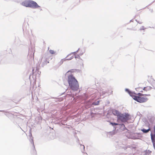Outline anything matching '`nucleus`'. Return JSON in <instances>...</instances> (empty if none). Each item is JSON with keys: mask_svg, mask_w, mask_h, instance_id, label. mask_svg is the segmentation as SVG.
I'll return each mask as SVG.
<instances>
[{"mask_svg": "<svg viewBox=\"0 0 155 155\" xmlns=\"http://www.w3.org/2000/svg\"><path fill=\"white\" fill-rule=\"evenodd\" d=\"M134 134L136 135H135V136L133 137L134 138V139H138V137H142V136L141 135V133H135Z\"/></svg>", "mask_w": 155, "mask_h": 155, "instance_id": "9", "label": "nucleus"}, {"mask_svg": "<svg viewBox=\"0 0 155 155\" xmlns=\"http://www.w3.org/2000/svg\"><path fill=\"white\" fill-rule=\"evenodd\" d=\"M64 61V58L61 59L59 63V64L60 65H61V64H62L63 63Z\"/></svg>", "mask_w": 155, "mask_h": 155, "instance_id": "22", "label": "nucleus"}, {"mask_svg": "<svg viewBox=\"0 0 155 155\" xmlns=\"http://www.w3.org/2000/svg\"><path fill=\"white\" fill-rule=\"evenodd\" d=\"M38 72V73L39 75V74L41 73V72H39V71H38V72Z\"/></svg>", "mask_w": 155, "mask_h": 155, "instance_id": "42", "label": "nucleus"}, {"mask_svg": "<svg viewBox=\"0 0 155 155\" xmlns=\"http://www.w3.org/2000/svg\"><path fill=\"white\" fill-rule=\"evenodd\" d=\"M38 72V73L39 75V74L41 73V72H39V71H38V72Z\"/></svg>", "mask_w": 155, "mask_h": 155, "instance_id": "43", "label": "nucleus"}, {"mask_svg": "<svg viewBox=\"0 0 155 155\" xmlns=\"http://www.w3.org/2000/svg\"><path fill=\"white\" fill-rule=\"evenodd\" d=\"M75 53H75V51L71 52V53H70V54H68V55H67V56L66 57V58L68 57L69 56L71 55L72 54H74Z\"/></svg>", "mask_w": 155, "mask_h": 155, "instance_id": "24", "label": "nucleus"}, {"mask_svg": "<svg viewBox=\"0 0 155 155\" xmlns=\"http://www.w3.org/2000/svg\"><path fill=\"white\" fill-rule=\"evenodd\" d=\"M49 53L51 54H54L56 52L52 50H50L49 51Z\"/></svg>", "mask_w": 155, "mask_h": 155, "instance_id": "19", "label": "nucleus"}, {"mask_svg": "<svg viewBox=\"0 0 155 155\" xmlns=\"http://www.w3.org/2000/svg\"><path fill=\"white\" fill-rule=\"evenodd\" d=\"M155 1V0L153 2H151L150 4H149V5H148V6L151 5V4H152Z\"/></svg>", "mask_w": 155, "mask_h": 155, "instance_id": "32", "label": "nucleus"}, {"mask_svg": "<svg viewBox=\"0 0 155 155\" xmlns=\"http://www.w3.org/2000/svg\"><path fill=\"white\" fill-rule=\"evenodd\" d=\"M145 96H150V94H145Z\"/></svg>", "mask_w": 155, "mask_h": 155, "instance_id": "35", "label": "nucleus"}, {"mask_svg": "<svg viewBox=\"0 0 155 155\" xmlns=\"http://www.w3.org/2000/svg\"><path fill=\"white\" fill-rule=\"evenodd\" d=\"M131 92L130 93V94L131 95H137V94L135 92V91H131Z\"/></svg>", "mask_w": 155, "mask_h": 155, "instance_id": "25", "label": "nucleus"}, {"mask_svg": "<svg viewBox=\"0 0 155 155\" xmlns=\"http://www.w3.org/2000/svg\"><path fill=\"white\" fill-rule=\"evenodd\" d=\"M141 93L139 92V93H137L136 95H138L139 97H140L141 96Z\"/></svg>", "mask_w": 155, "mask_h": 155, "instance_id": "30", "label": "nucleus"}, {"mask_svg": "<svg viewBox=\"0 0 155 155\" xmlns=\"http://www.w3.org/2000/svg\"><path fill=\"white\" fill-rule=\"evenodd\" d=\"M149 121H150V122L151 123H152L153 121H152V120H151L150 119L149 120Z\"/></svg>", "mask_w": 155, "mask_h": 155, "instance_id": "41", "label": "nucleus"}, {"mask_svg": "<svg viewBox=\"0 0 155 155\" xmlns=\"http://www.w3.org/2000/svg\"><path fill=\"white\" fill-rule=\"evenodd\" d=\"M82 65L83 67H84V64L83 63L82 64Z\"/></svg>", "mask_w": 155, "mask_h": 155, "instance_id": "50", "label": "nucleus"}, {"mask_svg": "<svg viewBox=\"0 0 155 155\" xmlns=\"http://www.w3.org/2000/svg\"><path fill=\"white\" fill-rule=\"evenodd\" d=\"M38 72V73L39 75V74L41 73V72H39V71H38V72Z\"/></svg>", "mask_w": 155, "mask_h": 155, "instance_id": "44", "label": "nucleus"}, {"mask_svg": "<svg viewBox=\"0 0 155 155\" xmlns=\"http://www.w3.org/2000/svg\"><path fill=\"white\" fill-rule=\"evenodd\" d=\"M148 98L146 97H141L139 96L138 97L137 102L140 103L145 102L147 101Z\"/></svg>", "mask_w": 155, "mask_h": 155, "instance_id": "6", "label": "nucleus"}, {"mask_svg": "<svg viewBox=\"0 0 155 155\" xmlns=\"http://www.w3.org/2000/svg\"><path fill=\"white\" fill-rule=\"evenodd\" d=\"M140 92L143 93V91L141 90V91H140Z\"/></svg>", "mask_w": 155, "mask_h": 155, "instance_id": "47", "label": "nucleus"}, {"mask_svg": "<svg viewBox=\"0 0 155 155\" xmlns=\"http://www.w3.org/2000/svg\"><path fill=\"white\" fill-rule=\"evenodd\" d=\"M49 63V62L48 61H47V60L45 59V60L43 62L42 64H41V66L43 67L44 65H46L47 63Z\"/></svg>", "mask_w": 155, "mask_h": 155, "instance_id": "14", "label": "nucleus"}, {"mask_svg": "<svg viewBox=\"0 0 155 155\" xmlns=\"http://www.w3.org/2000/svg\"><path fill=\"white\" fill-rule=\"evenodd\" d=\"M114 129V130L113 131L109 132V134L111 135H114L116 133L114 130L117 131L119 130L122 131L127 130L124 124L123 123H117V124L115 125Z\"/></svg>", "mask_w": 155, "mask_h": 155, "instance_id": "4", "label": "nucleus"}, {"mask_svg": "<svg viewBox=\"0 0 155 155\" xmlns=\"http://www.w3.org/2000/svg\"><path fill=\"white\" fill-rule=\"evenodd\" d=\"M125 91L127 93L129 94V95H130V93L131 92V91L129 89L127 88H125Z\"/></svg>", "mask_w": 155, "mask_h": 155, "instance_id": "16", "label": "nucleus"}, {"mask_svg": "<svg viewBox=\"0 0 155 155\" xmlns=\"http://www.w3.org/2000/svg\"><path fill=\"white\" fill-rule=\"evenodd\" d=\"M153 131L154 134H152V133H151L150 136L151 137V140L152 143L153 145L154 143H155V125L153 127Z\"/></svg>", "mask_w": 155, "mask_h": 155, "instance_id": "7", "label": "nucleus"}, {"mask_svg": "<svg viewBox=\"0 0 155 155\" xmlns=\"http://www.w3.org/2000/svg\"><path fill=\"white\" fill-rule=\"evenodd\" d=\"M0 112H5L4 110H0Z\"/></svg>", "mask_w": 155, "mask_h": 155, "instance_id": "39", "label": "nucleus"}, {"mask_svg": "<svg viewBox=\"0 0 155 155\" xmlns=\"http://www.w3.org/2000/svg\"><path fill=\"white\" fill-rule=\"evenodd\" d=\"M150 12H153V10L152 9H150Z\"/></svg>", "mask_w": 155, "mask_h": 155, "instance_id": "38", "label": "nucleus"}, {"mask_svg": "<svg viewBox=\"0 0 155 155\" xmlns=\"http://www.w3.org/2000/svg\"><path fill=\"white\" fill-rule=\"evenodd\" d=\"M73 69H71V70H69V71H68L65 74V75H66L68 73V72H71V71H73Z\"/></svg>", "mask_w": 155, "mask_h": 155, "instance_id": "26", "label": "nucleus"}, {"mask_svg": "<svg viewBox=\"0 0 155 155\" xmlns=\"http://www.w3.org/2000/svg\"><path fill=\"white\" fill-rule=\"evenodd\" d=\"M79 49H80V48H79L77 51H75V53L78 52V51L79 50Z\"/></svg>", "mask_w": 155, "mask_h": 155, "instance_id": "37", "label": "nucleus"}, {"mask_svg": "<svg viewBox=\"0 0 155 155\" xmlns=\"http://www.w3.org/2000/svg\"><path fill=\"white\" fill-rule=\"evenodd\" d=\"M29 141L31 142V143L32 144L33 147V153H34V155H36V151L35 149V145L34 143V141L33 140V137L32 136L31 133H29Z\"/></svg>", "mask_w": 155, "mask_h": 155, "instance_id": "5", "label": "nucleus"}, {"mask_svg": "<svg viewBox=\"0 0 155 155\" xmlns=\"http://www.w3.org/2000/svg\"><path fill=\"white\" fill-rule=\"evenodd\" d=\"M149 153H151V151H149Z\"/></svg>", "mask_w": 155, "mask_h": 155, "instance_id": "45", "label": "nucleus"}, {"mask_svg": "<svg viewBox=\"0 0 155 155\" xmlns=\"http://www.w3.org/2000/svg\"><path fill=\"white\" fill-rule=\"evenodd\" d=\"M52 98H53V99H58V100L57 101H60L59 100V99H58L57 97H52Z\"/></svg>", "mask_w": 155, "mask_h": 155, "instance_id": "29", "label": "nucleus"}, {"mask_svg": "<svg viewBox=\"0 0 155 155\" xmlns=\"http://www.w3.org/2000/svg\"><path fill=\"white\" fill-rule=\"evenodd\" d=\"M140 88H141V87H137V88H135V89L137 91H140V90H139V89Z\"/></svg>", "mask_w": 155, "mask_h": 155, "instance_id": "27", "label": "nucleus"}, {"mask_svg": "<svg viewBox=\"0 0 155 155\" xmlns=\"http://www.w3.org/2000/svg\"><path fill=\"white\" fill-rule=\"evenodd\" d=\"M146 28H145L144 27V26H141V27L140 28V31H141L142 30H145V29H146Z\"/></svg>", "mask_w": 155, "mask_h": 155, "instance_id": "23", "label": "nucleus"}, {"mask_svg": "<svg viewBox=\"0 0 155 155\" xmlns=\"http://www.w3.org/2000/svg\"><path fill=\"white\" fill-rule=\"evenodd\" d=\"M16 64H17L21 65L23 64V62L21 60L18 59L16 60Z\"/></svg>", "mask_w": 155, "mask_h": 155, "instance_id": "11", "label": "nucleus"}, {"mask_svg": "<svg viewBox=\"0 0 155 155\" xmlns=\"http://www.w3.org/2000/svg\"><path fill=\"white\" fill-rule=\"evenodd\" d=\"M131 117L130 114L124 113H120L117 117V121H120L122 123L126 122L127 120L131 119Z\"/></svg>", "mask_w": 155, "mask_h": 155, "instance_id": "3", "label": "nucleus"}, {"mask_svg": "<svg viewBox=\"0 0 155 155\" xmlns=\"http://www.w3.org/2000/svg\"><path fill=\"white\" fill-rule=\"evenodd\" d=\"M100 102V100L97 101H94L92 103V104L94 106L98 105L99 104Z\"/></svg>", "mask_w": 155, "mask_h": 155, "instance_id": "15", "label": "nucleus"}, {"mask_svg": "<svg viewBox=\"0 0 155 155\" xmlns=\"http://www.w3.org/2000/svg\"><path fill=\"white\" fill-rule=\"evenodd\" d=\"M155 82L153 83V84L152 85V86L153 87V86H155Z\"/></svg>", "mask_w": 155, "mask_h": 155, "instance_id": "40", "label": "nucleus"}, {"mask_svg": "<svg viewBox=\"0 0 155 155\" xmlns=\"http://www.w3.org/2000/svg\"><path fill=\"white\" fill-rule=\"evenodd\" d=\"M152 88V87L150 86H147L146 87H144L143 89V90L144 91H147L150 90Z\"/></svg>", "mask_w": 155, "mask_h": 155, "instance_id": "10", "label": "nucleus"}, {"mask_svg": "<svg viewBox=\"0 0 155 155\" xmlns=\"http://www.w3.org/2000/svg\"><path fill=\"white\" fill-rule=\"evenodd\" d=\"M150 129L149 128L148 129H146L145 128L142 129L141 130V131L144 133L147 134L148 132L150 130Z\"/></svg>", "mask_w": 155, "mask_h": 155, "instance_id": "13", "label": "nucleus"}, {"mask_svg": "<svg viewBox=\"0 0 155 155\" xmlns=\"http://www.w3.org/2000/svg\"><path fill=\"white\" fill-rule=\"evenodd\" d=\"M67 81L70 88L74 91H77L79 89V86L78 81L72 74L69 75Z\"/></svg>", "mask_w": 155, "mask_h": 155, "instance_id": "1", "label": "nucleus"}, {"mask_svg": "<svg viewBox=\"0 0 155 155\" xmlns=\"http://www.w3.org/2000/svg\"><path fill=\"white\" fill-rule=\"evenodd\" d=\"M135 21H136L137 22V21H138L137 20V19H135Z\"/></svg>", "mask_w": 155, "mask_h": 155, "instance_id": "49", "label": "nucleus"}, {"mask_svg": "<svg viewBox=\"0 0 155 155\" xmlns=\"http://www.w3.org/2000/svg\"><path fill=\"white\" fill-rule=\"evenodd\" d=\"M132 21H133L132 19L130 21V22H132Z\"/></svg>", "mask_w": 155, "mask_h": 155, "instance_id": "48", "label": "nucleus"}, {"mask_svg": "<svg viewBox=\"0 0 155 155\" xmlns=\"http://www.w3.org/2000/svg\"><path fill=\"white\" fill-rule=\"evenodd\" d=\"M79 140L78 138H77V143H78L81 146H83V148H84V145H83L81 144V143H79Z\"/></svg>", "mask_w": 155, "mask_h": 155, "instance_id": "20", "label": "nucleus"}, {"mask_svg": "<svg viewBox=\"0 0 155 155\" xmlns=\"http://www.w3.org/2000/svg\"><path fill=\"white\" fill-rule=\"evenodd\" d=\"M145 96V94H141V96Z\"/></svg>", "mask_w": 155, "mask_h": 155, "instance_id": "36", "label": "nucleus"}, {"mask_svg": "<svg viewBox=\"0 0 155 155\" xmlns=\"http://www.w3.org/2000/svg\"><path fill=\"white\" fill-rule=\"evenodd\" d=\"M130 97H132V98H133V99L135 101H137V100H138V97H139V96H137L135 95H131L130 94Z\"/></svg>", "mask_w": 155, "mask_h": 155, "instance_id": "12", "label": "nucleus"}, {"mask_svg": "<svg viewBox=\"0 0 155 155\" xmlns=\"http://www.w3.org/2000/svg\"><path fill=\"white\" fill-rule=\"evenodd\" d=\"M111 111L113 114L114 116H117V117L120 113L118 110L115 109H112L111 110Z\"/></svg>", "mask_w": 155, "mask_h": 155, "instance_id": "8", "label": "nucleus"}, {"mask_svg": "<svg viewBox=\"0 0 155 155\" xmlns=\"http://www.w3.org/2000/svg\"><path fill=\"white\" fill-rule=\"evenodd\" d=\"M153 146L154 149L155 150V143H154L153 144Z\"/></svg>", "mask_w": 155, "mask_h": 155, "instance_id": "34", "label": "nucleus"}, {"mask_svg": "<svg viewBox=\"0 0 155 155\" xmlns=\"http://www.w3.org/2000/svg\"><path fill=\"white\" fill-rule=\"evenodd\" d=\"M21 5L26 7L36 9L39 8L41 11L42 10L41 7L35 2L31 0H26L21 3Z\"/></svg>", "mask_w": 155, "mask_h": 155, "instance_id": "2", "label": "nucleus"}, {"mask_svg": "<svg viewBox=\"0 0 155 155\" xmlns=\"http://www.w3.org/2000/svg\"><path fill=\"white\" fill-rule=\"evenodd\" d=\"M110 124L114 128L115 127V125L117 124V123L114 122H111L110 123Z\"/></svg>", "mask_w": 155, "mask_h": 155, "instance_id": "18", "label": "nucleus"}, {"mask_svg": "<svg viewBox=\"0 0 155 155\" xmlns=\"http://www.w3.org/2000/svg\"><path fill=\"white\" fill-rule=\"evenodd\" d=\"M83 54V52L82 53H81V54H80V55H82Z\"/></svg>", "mask_w": 155, "mask_h": 155, "instance_id": "46", "label": "nucleus"}, {"mask_svg": "<svg viewBox=\"0 0 155 155\" xmlns=\"http://www.w3.org/2000/svg\"><path fill=\"white\" fill-rule=\"evenodd\" d=\"M66 58V57L64 58V61L66 60H70L74 58V57L73 56H71L70 58Z\"/></svg>", "mask_w": 155, "mask_h": 155, "instance_id": "17", "label": "nucleus"}, {"mask_svg": "<svg viewBox=\"0 0 155 155\" xmlns=\"http://www.w3.org/2000/svg\"><path fill=\"white\" fill-rule=\"evenodd\" d=\"M137 115H140V117H141V116H142V114H141L139 112H137Z\"/></svg>", "mask_w": 155, "mask_h": 155, "instance_id": "31", "label": "nucleus"}, {"mask_svg": "<svg viewBox=\"0 0 155 155\" xmlns=\"http://www.w3.org/2000/svg\"><path fill=\"white\" fill-rule=\"evenodd\" d=\"M33 71V70H32V71ZM33 74H34V73H33Z\"/></svg>", "mask_w": 155, "mask_h": 155, "instance_id": "51", "label": "nucleus"}, {"mask_svg": "<svg viewBox=\"0 0 155 155\" xmlns=\"http://www.w3.org/2000/svg\"><path fill=\"white\" fill-rule=\"evenodd\" d=\"M72 69L73 70L71 71V72H72V73L74 72H75L76 71L79 70H78L77 69Z\"/></svg>", "mask_w": 155, "mask_h": 155, "instance_id": "28", "label": "nucleus"}, {"mask_svg": "<svg viewBox=\"0 0 155 155\" xmlns=\"http://www.w3.org/2000/svg\"><path fill=\"white\" fill-rule=\"evenodd\" d=\"M74 58L76 59V58H78L79 59H81V60H82V59L80 57V56L78 54L76 56H75Z\"/></svg>", "mask_w": 155, "mask_h": 155, "instance_id": "21", "label": "nucleus"}, {"mask_svg": "<svg viewBox=\"0 0 155 155\" xmlns=\"http://www.w3.org/2000/svg\"><path fill=\"white\" fill-rule=\"evenodd\" d=\"M137 22L140 24H141L142 23V22L140 21H137Z\"/></svg>", "mask_w": 155, "mask_h": 155, "instance_id": "33", "label": "nucleus"}]
</instances>
